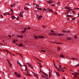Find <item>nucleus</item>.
Returning a JSON list of instances; mask_svg holds the SVG:
<instances>
[{
  "mask_svg": "<svg viewBox=\"0 0 79 79\" xmlns=\"http://www.w3.org/2000/svg\"><path fill=\"white\" fill-rule=\"evenodd\" d=\"M15 74L16 76H17V77L19 78L21 77V75L17 72H15Z\"/></svg>",
  "mask_w": 79,
  "mask_h": 79,
  "instance_id": "1",
  "label": "nucleus"
},
{
  "mask_svg": "<svg viewBox=\"0 0 79 79\" xmlns=\"http://www.w3.org/2000/svg\"><path fill=\"white\" fill-rule=\"evenodd\" d=\"M6 61L8 62L10 66L11 67V66H12V64H11V62H10V60H9L8 59H6Z\"/></svg>",
  "mask_w": 79,
  "mask_h": 79,
  "instance_id": "2",
  "label": "nucleus"
},
{
  "mask_svg": "<svg viewBox=\"0 0 79 79\" xmlns=\"http://www.w3.org/2000/svg\"><path fill=\"white\" fill-rule=\"evenodd\" d=\"M59 69H64L65 68H66L65 67H64L63 68H62L61 66V65H59Z\"/></svg>",
  "mask_w": 79,
  "mask_h": 79,
  "instance_id": "3",
  "label": "nucleus"
},
{
  "mask_svg": "<svg viewBox=\"0 0 79 79\" xmlns=\"http://www.w3.org/2000/svg\"><path fill=\"white\" fill-rule=\"evenodd\" d=\"M26 64H28L29 66L30 67V68H32V69H33V68H34L33 66H32V65H31V64H29V63H27Z\"/></svg>",
  "mask_w": 79,
  "mask_h": 79,
  "instance_id": "4",
  "label": "nucleus"
},
{
  "mask_svg": "<svg viewBox=\"0 0 79 79\" xmlns=\"http://www.w3.org/2000/svg\"><path fill=\"white\" fill-rule=\"evenodd\" d=\"M75 73L76 74H75L73 73H72V74H73V76H74L75 77H76V75H77V72H75Z\"/></svg>",
  "mask_w": 79,
  "mask_h": 79,
  "instance_id": "5",
  "label": "nucleus"
},
{
  "mask_svg": "<svg viewBox=\"0 0 79 79\" xmlns=\"http://www.w3.org/2000/svg\"><path fill=\"white\" fill-rule=\"evenodd\" d=\"M17 62L18 64L19 65V66H21V67H22V66H23V65H21V64H20V63H19V61H17Z\"/></svg>",
  "mask_w": 79,
  "mask_h": 79,
  "instance_id": "6",
  "label": "nucleus"
},
{
  "mask_svg": "<svg viewBox=\"0 0 79 79\" xmlns=\"http://www.w3.org/2000/svg\"><path fill=\"white\" fill-rule=\"evenodd\" d=\"M17 41H18L17 40H14V41H12V43H13V44H15V43H16Z\"/></svg>",
  "mask_w": 79,
  "mask_h": 79,
  "instance_id": "7",
  "label": "nucleus"
},
{
  "mask_svg": "<svg viewBox=\"0 0 79 79\" xmlns=\"http://www.w3.org/2000/svg\"><path fill=\"white\" fill-rule=\"evenodd\" d=\"M49 78L51 77V76H52V74H51V73H50V70H49Z\"/></svg>",
  "mask_w": 79,
  "mask_h": 79,
  "instance_id": "8",
  "label": "nucleus"
},
{
  "mask_svg": "<svg viewBox=\"0 0 79 79\" xmlns=\"http://www.w3.org/2000/svg\"><path fill=\"white\" fill-rule=\"evenodd\" d=\"M11 17L12 19H15V18H16V17H15V16L14 15L11 16Z\"/></svg>",
  "mask_w": 79,
  "mask_h": 79,
  "instance_id": "9",
  "label": "nucleus"
},
{
  "mask_svg": "<svg viewBox=\"0 0 79 79\" xmlns=\"http://www.w3.org/2000/svg\"><path fill=\"white\" fill-rule=\"evenodd\" d=\"M34 37L35 39H38V38H39V37L36 36V35H34Z\"/></svg>",
  "mask_w": 79,
  "mask_h": 79,
  "instance_id": "10",
  "label": "nucleus"
},
{
  "mask_svg": "<svg viewBox=\"0 0 79 79\" xmlns=\"http://www.w3.org/2000/svg\"><path fill=\"white\" fill-rule=\"evenodd\" d=\"M42 73L45 76H48V75H47V74L46 73L43 72Z\"/></svg>",
  "mask_w": 79,
  "mask_h": 79,
  "instance_id": "11",
  "label": "nucleus"
},
{
  "mask_svg": "<svg viewBox=\"0 0 79 79\" xmlns=\"http://www.w3.org/2000/svg\"><path fill=\"white\" fill-rule=\"evenodd\" d=\"M58 36H61L62 35H65L64 34H58Z\"/></svg>",
  "mask_w": 79,
  "mask_h": 79,
  "instance_id": "12",
  "label": "nucleus"
},
{
  "mask_svg": "<svg viewBox=\"0 0 79 79\" xmlns=\"http://www.w3.org/2000/svg\"><path fill=\"white\" fill-rule=\"evenodd\" d=\"M23 44H19V47H23Z\"/></svg>",
  "mask_w": 79,
  "mask_h": 79,
  "instance_id": "13",
  "label": "nucleus"
},
{
  "mask_svg": "<svg viewBox=\"0 0 79 79\" xmlns=\"http://www.w3.org/2000/svg\"><path fill=\"white\" fill-rule=\"evenodd\" d=\"M68 6H66L64 8L65 9H67V10H72V9H69V7H67Z\"/></svg>",
  "mask_w": 79,
  "mask_h": 79,
  "instance_id": "14",
  "label": "nucleus"
},
{
  "mask_svg": "<svg viewBox=\"0 0 79 79\" xmlns=\"http://www.w3.org/2000/svg\"><path fill=\"white\" fill-rule=\"evenodd\" d=\"M47 2H48V3L50 4V3H52V2H53V1H48Z\"/></svg>",
  "mask_w": 79,
  "mask_h": 79,
  "instance_id": "15",
  "label": "nucleus"
},
{
  "mask_svg": "<svg viewBox=\"0 0 79 79\" xmlns=\"http://www.w3.org/2000/svg\"><path fill=\"white\" fill-rule=\"evenodd\" d=\"M72 39L71 38L69 37H68L67 38V40H71Z\"/></svg>",
  "mask_w": 79,
  "mask_h": 79,
  "instance_id": "16",
  "label": "nucleus"
},
{
  "mask_svg": "<svg viewBox=\"0 0 79 79\" xmlns=\"http://www.w3.org/2000/svg\"><path fill=\"white\" fill-rule=\"evenodd\" d=\"M47 10H48V11H52V10L49 8H47Z\"/></svg>",
  "mask_w": 79,
  "mask_h": 79,
  "instance_id": "17",
  "label": "nucleus"
},
{
  "mask_svg": "<svg viewBox=\"0 0 79 79\" xmlns=\"http://www.w3.org/2000/svg\"><path fill=\"white\" fill-rule=\"evenodd\" d=\"M38 38H41L42 39H44V37L43 36H40L38 37Z\"/></svg>",
  "mask_w": 79,
  "mask_h": 79,
  "instance_id": "18",
  "label": "nucleus"
},
{
  "mask_svg": "<svg viewBox=\"0 0 79 79\" xmlns=\"http://www.w3.org/2000/svg\"><path fill=\"white\" fill-rule=\"evenodd\" d=\"M17 37H19L20 38H21V37H23V36L22 35L20 36L19 35H18L17 36Z\"/></svg>",
  "mask_w": 79,
  "mask_h": 79,
  "instance_id": "19",
  "label": "nucleus"
},
{
  "mask_svg": "<svg viewBox=\"0 0 79 79\" xmlns=\"http://www.w3.org/2000/svg\"><path fill=\"white\" fill-rule=\"evenodd\" d=\"M56 74L57 75V76L59 77L60 76V74H59V73L58 72H56Z\"/></svg>",
  "mask_w": 79,
  "mask_h": 79,
  "instance_id": "20",
  "label": "nucleus"
},
{
  "mask_svg": "<svg viewBox=\"0 0 79 79\" xmlns=\"http://www.w3.org/2000/svg\"><path fill=\"white\" fill-rule=\"evenodd\" d=\"M60 57H61V58H64V55L62 54H61L60 55Z\"/></svg>",
  "mask_w": 79,
  "mask_h": 79,
  "instance_id": "21",
  "label": "nucleus"
},
{
  "mask_svg": "<svg viewBox=\"0 0 79 79\" xmlns=\"http://www.w3.org/2000/svg\"><path fill=\"white\" fill-rule=\"evenodd\" d=\"M19 16H20V17H23V15H22L21 14H19Z\"/></svg>",
  "mask_w": 79,
  "mask_h": 79,
  "instance_id": "22",
  "label": "nucleus"
},
{
  "mask_svg": "<svg viewBox=\"0 0 79 79\" xmlns=\"http://www.w3.org/2000/svg\"><path fill=\"white\" fill-rule=\"evenodd\" d=\"M57 51H59H59H60V47H58L57 48Z\"/></svg>",
  "mask_w": 79,
  "mask_h": 79,
  "instance_id": "23",
  "label": "nucleus"
},
{
  "mask_svg": "<svg viewBox=\"0 0 79 79\" xmlns=\"http://www.w3.org/2000/svg\"><path fill=\"white\" fill-rule=\"evenodd\" d=\"M62 32H64V33H66V30H63L62 31Z\"/></svg>",
  "mask_w": 79,
  "mask_h": 79,
  "instance_id": "24",
  "label": "nucleus"
},
{
  "mask_svg": "<svg viewBox=\"0 0 79 79\" xmlns=\"http://www.w3.org/2000/svg\"><path fill=\"white\" fill-rule=\"evenodd\" d=\"M67 17H70V18H71V17H72L73 16L70 15H67Z\"/></svg>",
  "mask_w": 79,
  "mask_h": 79,
  "instance_id": "25",
  "label": "nucleus"
},
{
  "mask_svg": "<svg viewBox=\"0 0 79 79\" xmlns=\"http://www.w3.org/2000/svg\"><path fill=\"white\" fill-rule=\"evenodd\" d=\"M58 71H61V72H64V70H61L60 69L58 70Z\"/></svg>",
  "mask_w": 79,
  "mask_h": 79,
  "instance_id": "26",
  "label": "nucleus"
},
{
  "mask_svg": "<svg viewBox=\"0 0 79 79\" xmlns=\"http://www.w3.org/2000/svg\"><path fill=\"white\" fill-rule=\"evenodd\" d=\"M34 12L35 13V14H37V11L36 10H34Z\"/></svg>",
  "mask_w": 79,
  "mask_h": 79,
  "instance_id": "27",
  "label": "nucleus"
},
{
  "mask_svg": "<svg viewBox=\"0 0 79 79\" xmlns=\"http://www.w3.org/2000/svg\"><path fill=\"white\" fill-rule=\"evenodd\" d=\"M56 44H59V45H60V44H63L62 43H61L59 42H56Z\"/></svg>",
  "mask_w": 79,
  "mask_h": 79,
  "instance_id": "28",
  "label": "nucleus"
},
{
  "mask_svg": "<svg viewBox=\"0 0 79 79\" xmlns=\"http://www.w3.org/2000/svg\"><path fill=\"white\" fill-rule=\"evenodd\" d=\"M24 9L25 10H29V8H25V7H24Z\"/></svg>",
  "mask_w": 79,
  "mask_h": 79,
  "instance_id": "29",
  "label": "nucleus"
},
{
  "mask_svg": "<svg viewBox=\"0 0 79 79\" xmlns=\"http://www.w3.org/2000/svg\"><path fill=\"white\" fill-rule=\"evenodd\" d=\"M47 10V9H45V8H44V9L43 10V11H46Z\"/></svg>",
  "mask_w": 79,
  "mask_h": 79,
  "instance_id": "30",
  "label": "nucleus"
},
{
  "mask_svg": "<svg viewBox=\"0 0 79 79\" xmlns=\"http://www.w3.org/2000/svg\"><path fill=\"white\" fill-rule=\"evenodd\" d=\"M37 10H42V9H40L38 7L37 8Z\"/></svg>",
  "mask_w": 79,
  "mask_h": 79,
  "instance_id": "31",
  "label": "nucleus"
},
{
  "mask_svg": "<svg viewBox=\"0 0 79 79\" xmlns=\"http://www.w3.org/2000/svg\"><path fill=\"white\" fill-rule=\"evenodd\" d=\"M49 35H53V33H51L49 34Z\"/></svg>",
  "mask_w": 79,
  "mask_h": 79,
  "instance_id": "32",
  "label": "nucleus"
},
{
  "mask_svg": "<svg viewBox=\"0 0 79 79\" xmlns=\"http://www.w3.org/2000/svg\"><path fill=\"white\" fill-rule=\"evenodd\" d=\"M51 32H52V33H55V31H53V30H51Z\"/></svg>",
  "mask_w": 79,
  "mask_h": 79,
  "instance_id": "33",
  "label": "nucleus"
},
{
  "mask_svg": "<svg viewBox=\"0 0 79 79\" xmlns=\"http://www.w3.org/2000/svg\"><path fill=\"white\" fill-rule=\"evenodd\" d=\"M72 59L73 60H77V59H75L74 58H72Z\"/></svg>",
  "mask_w": 79,
  "mask_h": 79,
  "instance_id": "34",
  "label": "nucleus"
},
{
  "mask_svg": "<svg viewBox=\"0 0 79 79\" xmlns=\"http://www.w3.org/2000/svg\"><path fill=\"white\" fill-rule=\"evenodd\" d=\"M66 14H67V15H68V14H69V13H70L71 14H72V13L71 12H65Z\"/></svg>",
  "mask_w": 79,
  "mask_h": 79,
  "instance_id": "35",
  "label": "nucleus"
},
{
  "mask_svg": "<svg viewBox=\"0 0 79 79\" xmlns=\"http://www.w3.org/2000/svg\"><path fill=\"white\" fill-rule=\"evenodd\" d=\"M44 78L45 79H48V77H45V76L44 77Z\"/></svg>",
  "mask_w": 79,
  "mask_h": 79,
  "instance_id": "36",
  "label": "nucleus"
},
{
  "mask_svg": "<svg viewBox=\"0 0 79 79\" xmlns=\"http://www.w3.org/2000/svg\"><path fill=\"white\" fill-rule=\"evenodd\" d=\"M55 68H56V69H57L58 70H59V68H58V67H56V65L55 66Z\"/></svg>",
  "mask_w": 79,
  "mask_h": 79,
  "instance_id": "37",
  "label": "nucleus"
},
{
  "mask_svg": "<svg viewBox=\"0 0 79 79\" xmlns=\"http://www.w3.org/2000/svg\"><path fill=\"white\" fill-rule=\"evenodd\" d=\"M53 35H56V36H57L58 35H58V34L56 33H53Z\"/></svg>",
  "mask_w": 79,
  "mask_h": 79,
  "instance_id": "38",
  "label": "nucleus"
},
{
  "mask_svg": "<svg viewBox=\"0 0 79 79\" xmlns=\"http://www.w3.org/2000/svg\"><path fill=\"white\" fill-rule=\"evenodd\" d=\"M16 19H17V21H18V20H19V17H17V18H16Z\"/></svg>",
  "mask_w": 79,
  "mask_h": 79,
  "instance_id": "39",
  "label": "nucleus"
},
{
  "mask_svg": "<svg viewBox=\"0 0 79 79\" xmlns=\"http://www.w3.org/2000/svg\"><path fill=\"white\" fill-rule=\"evenodd\" d=\"M18 55H19L20 56H21V57H22V58H23V55L21 54H20L19 53H18Z\"/></svg>",
  "mask_w": 79,
  "mask_h": 79,
  "instance_id": "40",
  "label": "nucleus"
},
{
  "mask_svg": "<svg viewBox=\"0 0 79 79\" xmlns=\"http://www.w3.org/2000/svg\"><path fill=\"white\" fill-rule=\"evenodd\" d=\"M51 6H55V5L54 4H51Z\"/></svg>",
  "mask_w": 79,
  "mask_h": 79,
  "instance_id": "41",
  "label": "nucleus"
},
{
  "mask_svg": "<svg viewBox=\"0 0 79 79\" xmlns=\"http://www.w3.org/2000/svg\"><path fill=\"white\" fill-rule=\"evenodd\" d=\"M25 5H26V6H28V5H29V3H26L25 4Z\"/></svg>",
  "mask_w": 79,
  "mask_h": 79,
  "instance_id": "42",
  "label": "nucleus"
},
{
  "mask_svg": "<svg viewBox=\"0 0 79 79\" xmlns=\"http://www.w3.org/2000/svg\"><path fill=\"white\" fill-rule=\"evenodd\" d=\"M38 19L39 21L40 20V19H41V18L39 17Z\"/></svg>",
  "mask_w": 79,
  "mask_h": 79,
  "instance_id": "43",
  "label": "nucleus"
},
{
  "mask_svg": "<svg viewBox=\"0 0 79 79\" xmlns=\"http://www.w3.org/2000/svg\"><path fill=\"white\" fill-rule=\"evenodd\" d=\"M41 52H46V51H44V50H41Z\"/></svg>",
  "mask_w": 79,
  "mask_h": 79,
  "instance_id": "44",
  "label": "nucleus"
},
{
  "mask_svg": "<svg viewBox=\"0 0 79 79\" xmlns=\"http://www.w3.org/2000/svg\"><path fill=\"white\" fill-rule=\"evenodd\" d=\"M74 10H79V9L78 8H75V9H74Z\"/></svg>",
  "mask_w": 79,
  "mask_h": 79,
  "instance_id": "45",
  "label": "nucleus"
},
{
  "mask_svg": "<svg viewBox=\"0 0 79 79\" xmlns=\"http://www.w3.org/2000/svg\"><path fill=\"white\" fill-rule=\"evenodd\" d=\"M25 71H27V66H25Z\"/></svg>",
  "mask_w": 79,
  "mask_h": 79,
  "instance_id": "46",
  "label": "nucleus"
},
{
  "mask_svg": "<svg viewBox=\"0 0 79 79\" xmlns=\"http://www.w3.org/2000/svg\"><path fill=\"white\" fill-rule=\"evenodd\" d=\"M40 68H42V64L40 65Z\"/></svg>",
  "mask_w": 79,
  "mask_h": 79,
  "instance_id": "47",
  "label": "nucleus"
},
{
  "mask_svg": "<svg viewBox=\"0 0 79 79\" xmlns=\"http://www.w3.org/2000/svg\"><path fill=\"white\" fill-rule=\"evenodd\" d=\"M42 27H44V28H45V26L44 25H42Z\"/></svg>",
  "mask_w": 79,
  "mask_h": 79,
  "instance_id": "48",
  "label": "nucleus"
},
{
  "mask_svg": "<svg viewBox=\"0 0 79 79\" xmlns=\"http://www.w3.org/2000/svg\"><path fill=\"white\" fill-rule=\"evenodd\" d=\"M15 6V5H11V6H10V7H13V6Z\"/></svg>",
  "mask_w": 79,
  "mask_h": 79,
  "instance_id": "49",
  "label": "nucleus"
},
{
  "mask_svg": "<svg viewBox=\"0 0 79 79\" xmlns=\"http://www.w3.org/2000/svg\"><path fill=\"white\" fill-rule=\"evenodd\" d=\"M68 10V11H66L67 12H70V11H71V10Z\"/></svg>",
  "mask_w": 79,
  "mask_h": 79,
  "instance_id": "50",
  "label": "nucleus"
},
{
  "mask_svg": "<svg viewBox=\"0 0 79 79\" xmlns=\"http://www.w3.org/2000/svg\"><path fill=\"white\" fill-rule=\"evenodd\" d=\"M72 13H74V14H76V12H75V11H72Z\"/></svg>",
  "mask_w": 79,
  "mask_h": 79,
  "instance_id": "51",
  "label": "nucleus"
},
{
  "mask_svg": "<svg viewBox=\"0 0 79 79\" xmlns=\"http://www.w3.org/2000/svg\"><path fill=\"white\" fill-rule=\"evenodd\" d=\"M24 32H25L24 31H22V34H23V33H24Z\"/></svg>",
  "mask_w": 79,
  "mask_h": 79,
  "instance_id": "52",
  "label": "nucleus"
},
{
  "mask_svg": "<svg viewBox=\"0 0 79 79\" xmlns=\"http://www.w3.org/2000/svg\"><path fill=\"white\" fill-rule=\"evenodd\" d=\"M74 37L75 39H77V36H76V35H75V36H74Z\"/></svg>",
  "mask_w": 79,
  "mask_h": 79,
  "instance_id": "53",
  "label": "nucleus"
},
{
  "mask_svg": "<svg viewBox=\"0 0 79 79\" xmlns=\"http://www.w3.org/2000/svg\"><path fill=\"white\" fill-rule=\"evenodd\" d=\"M54 65L55 66H56V65L55 64V61H54Z\"/></svg>",
  "mask_w": 79,
  "mask_h": 79,
  "instance_id": "54",
  "label": "nucleus"
},
{
  "mask_svg": "<svg viewBox=\"0 0 79 79\" xmlns=\"http://www.w3.org/2000/svg\"><path fill=\"white\" fill-rule=\"evenodd\" d=\"M1 16L2 18H3V15H1Z\"/></svg>",
  "mask_w": 79,
  "mask_h": 79,
  "instance_id": "55",
  "label": "nucleus"
},
{
  "mask_svg": "<svg viewBox=\"0 0 79 79\" xmlns=\"http://www.w3.org/2000/svg\"><path fill=\"white\" fill-rule=\"evenodd\" d=\"M28 29H31V28H30V27H28L27 28Z\"/></svg>",
  "mask_w": 79,
  "mask_h": 79,
  "instance_id": "56",
  "label": "nucleus"
},
{
  "mask_svg": "<svg viewBox=\"0 0 79 79\" xmlns=\"http://www.w3.org/2000/svg\"><path fill=\"white\" fill-rule=\"evenodd\" d=\"M23 31H24L25 32H26V30H25V29H24Z\"/></svg>",
  "mask_w": 79,
  "mask_h": 79,
  "instance_id": "57",
  "label": "nucleus"
},
{
  "mask_svg": "<svg viewBox=\"0 0 79 79\" xmlns=\"http://www.w3.org/2000/svg\"><path fill=\"white\" fill-rule=\"evenodd\" d=\"M66 32H68V33H69V32H70V31H66Z\"/></svg>",
  "mask_w": 79,
  "mask_h": 79,
  "instance_id": "58",
  "label": "nucleus"
},
{
  "mask_svg": "<svg viewBox=\"0 0 79 79\" xmlns=\"http://www.w3.org/2000/svg\"><path fill=\"white\" fill-rule=\"evenodd\" d=\"M39 17H40V18H42V15H41V16H39Z\"/></svg>",
  "mask_w": 79,
  "mask_h": 79,
  "instance_id": "59",
  "label": "nucleus"
},
{
  "mask_svg": "<svg viewBox=\"0 0 79 79\" xmlns=\"http://www.w3.org/2000/svg\"><path fill=\"white\" fill-rule=\"evenodd\" d=\"M9 51L8 50L6 51V52H7V54H8V52H9Z\"/></svg>",
  "mask_w": 79,
  "mask_h": 79,
  "instance_id": "60",
  "label": "nucleus"
},
{
  "mask_svg": "<svg viewBox=\"0 0 79 79\" xmlns=\"http://www.w3.org/2000/svg\"><path fill=\"white\" fill-rule=\"evenodd\" d=\"M24 29H25L26 30V29H28L27 28L25 27V28H24Z\"/></svg>",
  "mask_w": 79,
  "mask_h": 79,
  "instance_id": "61",
  "label": "nucleus"
},
{
  "mask_svg": "<svg viewBox=\"0 0 79 79\" xmlns=\"http://www.w3.org/2000/svg\"><path fill=\"white\" fill-rule=\"evenodd\" d=\"M35 76L37 78H39V77L37 75H36Z\"/></svg>",
  "mask_w": 79,
  "mask_h": 79,
  "instance_id": "62",
  "label": "nucleus"
},
{
  "mask_svg": "<svg viewBox=\"0 0 79 79\" xmlns=\"http://www.w3.org/2000/svg\"><path fill=\"white\" fill-rule=\"evenodd\" d=\"M9 37H12L11 35H9Z\"/></svg>",
  "mask_w": 79,
  "mask_h": 79,
  "instance_id": "63",
  "label": "nucleus"
},
{
  "mask_svg": "<svg viewBox=\"0 0 79 79\" xmlns=\"http://www.w3.org/2000/svg\"><path fill=\"white\" fill-rule=\"evenodd\" d=\"M27 72H26V73H27V74H28V70H27Z\"/></svg>",
  "mask_w": 79,
  "mask_h": 79,
  "instance_id": "64",
  "label": "nucleus"
}]
</instances>
